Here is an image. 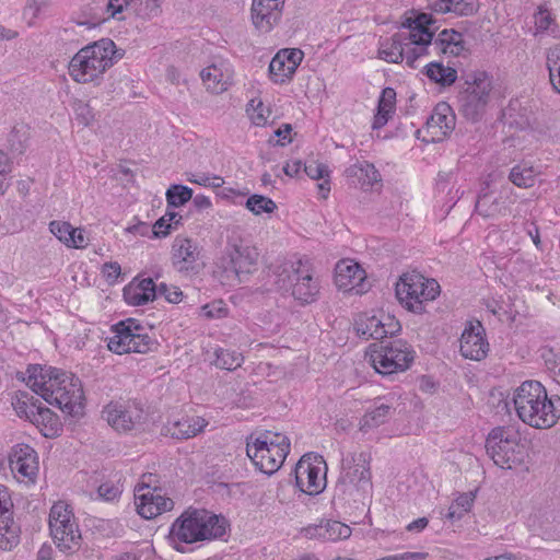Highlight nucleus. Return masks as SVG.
I'll list each match as a JSON object with an SVG mask.
<instances>
[{"label":"nucleus","instance_id":"f257e3e1","mask_svg":"<svg viewBox=\"0 0 560 560\" xmlns=\"http://www.w3.org/2000/svg\"><path fill=\"white\" fill-rule=\"evenodd\" d=\"M27 386L49 405L57 406L63 413L77 417L83 413L84 393L81 381L72 373L39 366L27 369Z\"/></svg>","mask_w":560,"mask_h":560},{"label":"nucleus","instance_id":"f03ea898","mask_svg":"<svg viewBox=\"0 0 560 560\" xmlns=\"http://www.w3.org/2000/svg\"><path fill=\"white\" fill-rule=\"evenodd\" d=\"M518 418L536 429H548L560 418V397H549L545 386L538 381H525L512 397Z\"/></svg>","mask_w":560,"mask_h":560},{"label":"nucleus","instance_id":"7ed1b4c3","mask_svg":"<svg viewBox=\"0 0 560 560\" xmlns=\"http://www.w3.org/2000/svg\"><path fill=\"white\" fill-rule=\"evenodd\" d=\"M122 57L124 50L117 49L112 39L102 38L81 48L72 57L69 74L79 83L93 82Z\"/></svg>","mask_w":560,"mask_h":560},{"label":"nucleus","instance_id":"20e7f679","mask_svg":"<svg viewBox=\"0 0 560 560\" xmlns=\"http://www.w3.org/2000/svg\"><path fill=\"white\" fill-rule=\"evenodd\" d=\"M226 526L223 516L203 509H188L172 524L170 536L174 541L195 544L223 537Z\"/></svg>","mask_w":560,"mask_h":560},{"label":"nucleus","instance_id":"39448f33","mask_svg":"<svg viewBox=\"0 0 560 560\" xmlns=\"http://www.w3.org/2000/svg\"><path fill=\"white\" fill-rule=\"evenodd\" d=\"M278 282L290 290L291 296L301 305L312 304L319 298L320 279L307 258L285 262L278 275Z\"/></svg>","mask_w":560,"mask_h":560},{"label":"nucleus","instance_id":"423d86ee","mask_svg":"<svg viewBox=\"0 0 560 560\" xmlns=\"http://www.w3.org/2000/svg\"><path fill=\"white\" fill-rule=\"evenodd\" d=\"M365 359L378 374L390 375L408 370L415 351L401 339L381 341L369 347Z\"/></svg>","mask_w":560,"mask_h":560},{"label":"nucleus","instance_id":"0eeeda50","mask_svg":"<svg viewBox=\"0 0 560 560\" xmlns=\"http://www.w3.org/2000/svg\"><path fill=\"white\" fill-rule=\"evenodd\" d=\"M49 530L56 547L66 553L77 552L82 542V535L72 508L63 502H56L49 512Z\"/></svg>","mask_w":560,"mask_h":560},{"label":"nucleus","instance_id":"6e6552de","mask_svg":"<svg viewBox=\"0 0 560 560\" xmlns=\"http://www.w3.org/2000/svg\"><path fill=\"white\" fill-rule=\"evenodd\" d=\"M113 336L107 338V348L117 354L148 353L158 349V341L133 318L113 326Z\"/></svg>","mask_w":560,"mask_h":560},{"label":"nucleus","instance_id":"1a4fd4ad","mask_svg":"<svg viewBox=\"0 0 560 560\" xmlns=\"http://www.w3.org/2000/svg\"><path fill=\"white\" fill-rule=\"evenodd\" d=\"M398 301L410 312H424V302L433 301L440 294V284L434 279H428L419 272L404 273L396 283Z\"/></svg>","mask_w":560,"mask_h":560},{"label":"nucleus","instance_id":"9d476101","mask_svg":"<svg viewBox=\"0 0 560 560\" xmlns=\"http://www.w3.org/2000/svg\"><path fill=\"white\" fill-rule=\"evenodd\" d=\"M467 88L459 94V112L472 121L487 114L490 103V77L487 72H475L466 81Z\"/></svg>","mask_w":560,"mask_h":560},{"label":"nucleus","instance_id":"9b49d317","mask_svg":"<svg viewBox=\"0 0 560 560\" xmlns=\"http://www.w3.org/2000/svg\"><path fill=\"white\" fill-rule=\"evenodd\" d=\"M102 417L118 432H129L143 422L142 404L136 399L109 401L102 410Z\"/></svg>","mask_w":560,"mask_h":560},{"label":"nucleus","instance_id":"f8f14e48","mask_svg":"<svg viewBox=\"0 0 560 560\" xmlns=\"http://www.w3.org/2000/svg\"><path fill=\"white\" fill-rule=\"evenodd\" d=\"M518 434L511 427L492 429V463L501 469H513L522 462Z\"/></svg>","mask_w":560,"mask_h":560},{"label":"nucleus","instance_id":"ddd939ff","mask_svg":"<svg viewBox=\"0 0 560 560\" xmlns=\"http://www.w3.org/2000/svg\"><path fill=\"white\" fill-rule=\"evenodd\" d=\"M326 464L322 456L305 454L295 465L298 488L310 495L319 494L326 487Z\"/></svg>","mask_w":560,"mask_h":560},{"label":"nucleus","instance_id":"4468645a","mask_svg":"<svg viewBox=\"0 0 560 560\" xmlns=\"http://www.w3.org/2000/svg\"><path fill=\"white\" fill-rule=\"evenodd\" d=\"M172 264L182 275H196L202 267V247L196 240L178 235L172 245Z\"/></svg>","mask_w":560,"mask_h":560},{"label":"nucleus","instance_id":"2eb2a0df","mask_svg":"<svg viewBox=\"0 0 560 560\" xmlns=\"http://www.w3.org/2000/svg\"><path fill=\"white\" fill-rule=\"evenodd\" d=\"M339 486L343 492L351 493L352 490L366 492L371 489V471L369 462L363 453L343 460L342 472L339 478Z\"/></svg>","mask_w":560,"mask_h":560},{"label":"nucleus","instance_id":"dca6fc26","mask_svg":"<svg viewBox=\"0 0 560 560\" xmlns=\"http://www.w3.org/2000/svg\"><path fill=\"white\" fill-rule=\"evenodd\" d=\"M135 504L139 515L147 520L171 511L174 506L173 500L165 497L161 489L151 488L147 485L136 488Z\"/></svg>","mask_w":560,"mask_h":560},{"label":"nucleus","instance_id":"f3484780","mask_svg":"<svg viewBox=\"0 0 560 560\" xmlns=\"http://www.w3.org/2000/svg\"><path fill=\"white\" fill-rule=\"evenodd\" d=\"M285 0H252L250 20L260 33H269L282 19Z\"/></svg>","mask_w":560,"mask_h":560},{"label":"nucleus","instance_id":"a211bd4d","mask_svg":"<svg viewBox=\"0 0 560 560\" xmlns=\"http://www.w3.org/2000/svg\"><path fill=\"white\" fill-rule=\"evenodd\" d=\"M259 258L258 249L243 242L233 244L228 250L226 271L233 272L240 281L243 277L253 273L257 269Z\"/></svg>","mask_w":560,"mask_h":560},{"label":"nucleus","instance_id":"6ab92c4d","mask_svg":"<svg viewBox=\"0 0 560 560\" xmlns=\"http://www.w3.org/2000/svg\"><path fill=\"white\" fill-rule=\"evenodd\" d=\"M10 468L20 481L35 482L38 472V458L33 447L16 444L10 453Z\"/></svg>","mask_w":560,"mask_h":560},{"label":"nucleus","instance_id":"aec40b11","mask_svg":"<svg viewBox=\"0 0 560 560\" xmlns=\"http://www.w3.org/2000/svg\"><path fill=\"white\" fill-rule=\"evenodd\" d=\"M246 453L254 465L262 472L271 475L276 472L287 458L281 450H272L267 446L266 441L255 439L254 442H247Z\"/></svg>","mask_w":560,"mask_h":560},{"label":"nucleus","instance_id":"412c9836","mask_svg":"<svg viewBox=\"0 0 560 560\" xmlns=\"http://www.w3.org/2000/svg\"><path fill=\"white\" fill-rule=\"evenodd\" d=\"M19 542L13 524V502L7 487L0 485V549L10 550Z\"/></svg>","mask_w":560,"mask_h":560},{"label":"nucleus","instance_id":"4be33fe9","mask_svg":"<svg viewBox=\"0 0 560 560\" xmlns=\"http://www.w3.org/2000/svg\"><path fill=\"white\" fill-rule=\"evenodd\" d=\"M489 343L480 322H470L460 337L459 350L464 358L480 361L487 357Z\"/></svg>","mask_w":560,"mask_h":560},{"label":"nucleus","instance_id":"5701e85b","mask_svg":"<svg viewBox=\"0 0 560 560\" xmlns=\"http://www.w3.org/2000/svg\"><path fill=\"white\" fill-rule=\"evenodd\" d=\"M365 270L352 260H340L336 265L335 283L340 290L361 294L365 291Z\"/></svg>","mask_w":560,"mask_h":560},{"label":"nucleus","instance_id":"b1692460","mask_svg":"<svg viewBox=\"0 0 560 560\" xmlns=\"http://www.w3.org/2000/svg\"><path fill=\"white\" fill-rule=\"evenodd\" d=\"M161 2L162 0H107L105 8L110 18H117L126 9L142 19H151L160 14Z\"/></svg>","mask_w":560,"mask_h":560},{"label":"nucleus","instance_id":"393cba45","mask_svg":"<svg viewBox=\"0 0 560 560\" xmlns=\"http://www.w3.org/2000/svg\"><path fill=\"white\" fill-rule=\"evenodd\" d=\"M455 114L446 103H439L431 116L427 119L425 126L428 133L432 140H442L450 135L455 128Z\"/></svg>","mask_w":560,"mask_h":560},{"label":"nucleus","instance_id":"a878e982","mask_svg":"<svg viewBox=\"0 0 560 560\" xmlns=\"http://www.w3.org/2000/svg\"><path fill=\"white\" fill-rule=\"evenodd\" d=\"M208 422L201 417L185 416L177 420H168L163 427V434L177 440L196 436L207 427Z\"/></svg>","mask_w":560,"mask_h":560},{"label":"nucleus","instance_id":"bb28decb","mask_svg":"<svg viewBox=\"0 0 560 560\" xmlns=\"http://www.w3.org/2000/svg\"><path fill=\"white\" fill-rule=\"evenodd\" d=\"M303 534L310 539H323L336 541L339 539L349 538L351 535V528L338 521H322L319 524L308 525L303 528Z\"/></svg>","mask_w":560,"mask_h":560},{"label":"nucleus","instance_id":"cd10ccee","mask_svg":"<svg viewBox=\"0 0 560 560\" xmlns=\"http://www.w3.org/2000/svg\"><path fill=\"white\" fill-rule=\"evenodd\" d=\"M200 77L207 90L215 94L226 91L232 83V71L224 62L208 66Z\"/></svg>","mask_w":560,"mask_h":560},{"label":"nucleus","instance_id":"c85d7f7f","mask_svg":"<svg viewBox=\"0 0 560 560\" xmlns=\"http://www.w3.org/2000/svg\"><path fill=\"white\" fill-rule=\"evenodd\" d=\"M158 295V285L151 278L130 283L124 289V298L130 305L140 306L153 301Z\"/></svg>","mask_w":560,"mask_h":560},{"label":"nucleus","instance_id":"c756f323","mask_svg":"<svg viewBox=\"0 0 560 560\" xmlns=\"http://www.w3.org/2000/svg\"><path fill=\"white\" fill-rule=\"evenodd\" d=\"M345 173L352 184L359 185L364 190L372 188L375 184L381 182L380 172L368 161L357 162L350 165Z\"/></svg>","mask_w":560,"mask_h":560},{"label":"nucleus","instance_id":"7c9ffc66","mask_svg":"<svg viewBox=\"0 0 560 560\" xmlns=\"http://www.w3.org/2000/svg\"><path fill=\"white\" fill-rule=\"evenodd\" d=\"M432 23V16L427 13H421L415 19H407L402 26L410 30L407 34L410 44H431L433 32L430 30V25Z\"/></svg>","mask_w":560,"mask_h":560},{"label":"nucleus","instance_id":"2f4dec72","mask_svg":"<svg viewBox=\"0 0 560 560\" xmlns=\"http://www.w3.org/2000/svg\"><path fill=\"white\" fill-rule=\"evenodd\" d=\"M30 421L35 424L46 438H55L59 434L60 422L58 416L47 407H39L30 415Z\"/></svg>","mask_w":560,"mask_h":560},{"label":"nucleus","instance_id":"473e14b6","mask_svg":"<svg viewBox=\"0 0 560 560\" xmlns=\"http://www.w3.org/2000/svg\"><path fill=\"white\" fill-rule=\"evenodd\" d=\"M407 33H396L389 39L381 44L380 57L387 62H400L404 60L405 46L407 44Z\"/></svg>","mask_w":560,"mask_h":560},{"label":"nucleus","instance_id":"72a5a7b5","mask_svg":"<svg viewBox=\"0 0 560 560\" xmlns=\"http://www.w3.org/2000/svg\"><path fill=\"white\" fill-rule=\"evenodd\" d=\"M396 92L392 88H385L380 96L377 112L374 116L372 128L384 127L395 110Z\"/></svg>","mask_w":560,"mask_h":560},{"label":"nucleus","instance_id":"f704fd0d","mask_svg":"<svg viewBox=\"0 0 560 560\" xmlns=\"http://www.w3.org/2000/svg\"><path fill=\"white\" fill-rule=\"evenodd\" d=\"M31 137V129L24 122L15 124L7 137V150L13 155H21L25 152Z\"/></svg>","mask_w":560,"mask_h":560},{"label":"nucleus","instance_id":"c9c22d12","mask_svg":"<svg viewBox=\"0 0 560 560\" xmlns=\"http://www.w3.org/2000/svg\"><path fill=\"white\" fill-rule=\"evenodd\" d=\"M392 415V406L384 402H375V407L368 410L360 420V430L368 432L384 424Z\"/></svg>","mask_w":560,"mask_h":560},{"label":"nucleus","instance_id":"e433bc0d","mask_svg":"<svg viewBox=\"0 0 560 560\" xmlns=\"http://www.w3.org/2000/svg\"><path fill=\"white\" fill-rule=\"evenodd\" d=\"M355 331L358 336L365 340H369L370 338L375 340L386 338L383 320L376 316L360 317V319L355 322Z\"/></svg>","mask_w":560,"mask_h":560},{"label":"nucleus","instance_id":"4c0bfd02","mask_svg":"<svg viewBox=\"0 0 560 560\" xmlns=\"http://www.w3.org/2000/svg\"><path fill=\"white\" fill-rule=\"evenodd\" d=\"M427 77L443 86L453 84L457 79V72L452 67H444L441 62H431L425 66Z\"/></svg>","mask_w":560,"mask_h":560},{"label":"nucleus","instance_id":"58836bf2","mask_svg":"<svg viewBox=\"0 0 560 560\" xmlns=\"http://www.w3.org/2000/svg\"><path fill=\"white\" fill-rule=\"evenodd\" d=\"M430 7L439 13L454 12L458 15H467L474 11V4L469 0H434Z\"/></svg>","mask_w":560,"mask_h":560},{"label":"nucleus","instance_id":"ea45409f","mask_svg":"<svg viewBox=\"0 0 560 560\" xmlns=\"http://www.w3.org/2000/svg\"><path fill=\"white\" fill-rule=\"evenodd\" d=\"M214 361L213 364L226 371H234L243 364L244 358L242 353L224 348H217L214 350Z\"/></svg>","mask_w":560,"mask_h":560},{"label":"nucleus","instance_id":"a19ab883","mask_svg":"<svg viewBox=\"0 0 560 560\" xmlns=\"http://www.w3.org/2000/svg\"><path fill=\"white\" fill-rule=\"evenodd\" d=\"M282 57L283 55L277 52L269 63V75L275 83H284L295 73V70L289 68Z\"/></svg>","mask_w":560,"mask_h":560},{"label":"nucleus","instance_id":"79ce46f5","mask_svg":"<svg viewBox=\"0 0 560 560\" xmlns=\"http://www.w3.org/2000/svg\"><path fill=\"white\" fill-rule=\"evenodd\" d=\"M547 68L552 88L560 94V44L551 47L547 52Z\"/></svg>","mask_w":560,"mask_h":560},{"label":"nucleus","instance_id":"37998d69","mask_svg":"<svg viewBox=\"0 0 560 560\" xmlns=\"http://www.w3.org/2000/svg\"><path fill=\"white\" fill-rule=\"evenodd\" d=\"M192 198V189L184 185H172L166 191L167 205L178 208Z\"/></svg>","mask_w":560,"mask_h":560},{"label":"nucleus","instance_id":"c03bdc74","mask_svg":"<svg viewBox=\"0 0 560 560\" xmlns=\"http://www.w3.org/2000/svg\"><path fill=\"white\" fill-rule=\"evenodd\" d=\"M535 35L544 33H555L556 22L550 11L546 8L539 7L534 14Z\"/></svg>","mask_w":560,"mask_h":560},{"label":"nucleus","instance_id":"a18cd8bd","mask_svg":"<svg viewBox=\"0 0 560 560\" xmlns=\"http://www.w3.org/2000/svg\"><path fill=\"white\" fill-rule=\"evenodd\" d=\"M246 208L254 214L259 215L262 212L271 213L277 209L276 202L262 195H253L246 201Z\"/></svg>","mask_w":560,"mask_h":560},{"label":"nucleus","instance_id":"49530a36","mask_svg":"<svg viewBox=\"0 0 560 560\" xmlns=\"http://www.w3.org/2000/svg\"><path fill=\"white\" fill-rule=\"evenodd\" d=\"M182 215L177 212H166L153 225V233L156 237H164L170 233L173 226L180 223Z\"/></svg>","mask_w":560,"mask_h":560},{"label":"nucleus","instance_id":"de8ad7c7","mask_svg":"<svg viewBox=\"0 0 560 560\" xmlns=\"http://www.w3.org/2000/svg\"><path fill=\"white\" fill-rule=\"evenodd\" d=\"M256 439H260V441H266L267 446L271 447L272 450H281L282 453H285V456H288L290 452V441L288 436L282 433L266 431L260 433Z\"/></svg>","mask_w":560,"mask_h":560},{"label":"nucleus","instance_id":"09e8293b","mask_svg":"<svg viewBox=\"0 0 560 560\" xmlns=\"http://www.w3.org/2000/svg\"><path fill=\"white\" fill-rule=\"evenodd\" d=\"M511 182L518 186L528 188L535 184V175L532 168L522 167L520 165L514 166L510 172Z\"/></svg>","mask_w":560,"mask_h":560},{"label":"nucleus","instance_id":"8fccbe9b","mask_svg":"<svg viewBox=\"0 0 560 560\" xmlns=\"http://www.w3.org/2000/svg\"><path fill=\"white\" fill-rule=\"evenodd\" d=\"M541 358L555 380L560 383V353L555 352L551 348H544L541 350Z\"/></svg>","mask_w":560,"mask_h":560},{"label":"nucleus","instance_id":"3c124183","mask_svg":"<svg viewBox=\"0 0 560 560\" xmlns=\"http://www.w3.org/2000/svg\"><path fill=\"white\" fill-rule=\"evenodd\" d=\"M49 231L67 247L71 237L70 233H73V226L66 221H51L49 223Z\"/></svg>","mask_w":560,"mask_h":560},{"label":"nucleus","instance_id":"603ef678","mask_svg":"<svg viewBox=\"0 0 560 560\" xmlns=\"http://www.w3.org/2000/svg\"><path fill=\"white\" fill-rule=\"evenodd\" d=\"M407 44L408 46H405L404 60L409 67L416 68L417 59L427 54V46L430 44H410V40H407Z\"/></svg>","mask_w":560,"mask_h":560},{"label":"nucleus","instance_id":"864d4df0","mask_svg":"<svg viewBox=\"0 0 560 560\" xmlns=\"http://www.w3.org/2000/svg\"><path fill=\"white\" fill-rule=\"evenodd\" d=\"M304 172L312 179H325L329 176V170L326 164L312 161L304 165Z\"/></svg>","mask_w":560,"mask_h":560},{"label":"nucleus","instance_id":"5fc2aeb1","mask_svg":"<svg viewBox=\"0 0 560 560\" xmlns=\"http://www.w3.org/2000/svg\"><path fill=\"white\" fill-rule=\"evenodd\" d=\"M279 55H283V59L289 68L296 71L298 67L303 60L304 52L299 48H287L278 51Z\"/></svg>","mask_w":560,"mask_h":560},{"label":"nucleus","instance_id":"6e6d98bb","mask_svg":"<svg viewBox=\"0 0 560 560\" xmlns=\"http://www.w3.org/2000/svg\"><path fill=\"white\" fill-rule=\"evenodd\" d=\"M158 294L163 295L170 303H178L183 299V292L178 287L160 283L158 285Z\"/></svg>","mask_w":560,"mask_h":560},{"label":"nucleus","instance_id":"4d7b16f0","mask_svg":"<svg viewBox=\"0 0 560 560\" xmlns=\"http://www.w3.org/2000/svg\"><path fill=\"white\" fill-rule=\"evenodd\" d=\"M447 42H455L456 44H464L463 35L454 30H443L435 40H432V46H441L448 44Z\"/></svg>","mask_w":560,"mask_h":560},{"label":"nucleus","instance_id":"13d9d810","mask_svg":"<svg viewBox=\"0 0 560 560\" xmlns=\"http://www.w3.org/2000/svg\"><path fill=\"white\" fill-rule=\"evenodd\" d=\"M100 497L107 501L114 500L121 493V489L118 485L113 482H104L98 487Z\"/></svg>","mask_w":560,"mask_h":560},{"label":"nucleus","instance_id":"bf43d9fd","mask_svg":"<svg viewBox=\"0 0 560 560\" xmlns=\"http://www.w3.org/2000/svg\"><path fill=\"white\" fill-rule=\"evenodd\" d=\"M121 273V267L116 261L106 262L103 266V275L108 282H115Z\"/></svg>","mask_w":560,"mask_h":560},{"label":"nucleus","instance_id":"052dcab7","mask_svg":"<svg viewBox=\"0 0 560 560\" xmlns=\"http://www.w3.org/2000/svg\"><path fill=\"white\" fill-rule=\"evenodd\" d=\"M441 46H433L438 52L451 56H459L464 50V44H456L455 42H447Z\"/></svg>","mask_w":560,"mask_h":560},{"label":"nucleus","instance_id":"680f3d73","mask_svg":"<svg viewBox=\"0 0 560 560\" xmlns=\"http://www.w3.org/2000/svg\"><path fill=\"white\" fill-rule=\"evenodd\" d=\"M75 113H77V118L84 126L90 125V122L93 120V114L88 104L80 103L75 108Z\"/></svg>","mask_w":560,"mask_h":560},{"label":"nucleus","instance_id":"e2e57ef3","mask_svg":"<svg viewBox=\"0 0 560 560\" xmlns=\"http://www.w3.org/2000/svg\"><path fill=\"white\" fill-rule=\"evenodd\" d=\"M70 234L71 237L68 247L84 248L88 245L83 230L73 228V233Z\"/></svg>","mask_w":560,"mask_h":560},{"label":"nucleus","instance_id":"0e129e2a","mask_svg":"<svg viewBox=\"0 0 560 560\" xmlns=\"http://www.w3.org/2000/svg\"><path fill=\"white\" fill-rule=\"evenodd\" d=\"M489 200H488V194L483 192V189L481 190V194L478 196L477 202H476V213L479 215H482L483 218H488L489 215Z\"/></svg>","mask_w":560,"mask_h":560},{"label":"nucleus","instance_id":"69168bd1","mask_svg":"<svg viewBox=\"0 0 560 560\" xmlns=\"http://www.w3.org/2000/svg\"><path fill=\"white\" fill-rule=\"evenodd\" d=\"M518 106V102H511L510 105L503 109L502 116L500 117V120L503 124H508L510 126L521 125L516 119L513 118L512 112L516 110V107Z\"/></svg>","mask_w":560,"mask_h":560},{"label":"nucleus","instance_id":"338daca9","mask_svg":"<svg viewBox=\"0 0 560 560\" xmlns=\"http://www.w3.org/2000/svg\"><path fill=\"white\" fill-rule=\"evenodd\" d=\"M14 406V409L16 411V413L20 416V417H25L26 419L30 420V415L31 412H34V408H28V400H25L24 398H22V396L20 395V397L16 399V402L13 404Z\"/></svg>","mask_w":560,"mask_h":560},{"label":"nucleus","instance_id":"774afa93","mask_svg":"<svg viewBox=\"0 0 560 560\" xmlns=\"http://www.w3.org/2000/svg\"><path fill=\"white\" fill-rule=\"evenodd\" d=\"M427 553L424 552H405L401 555L389 556L382 560H424Z\"/></svg>","mask_w":560,"mask_h":560}]
</instances>
